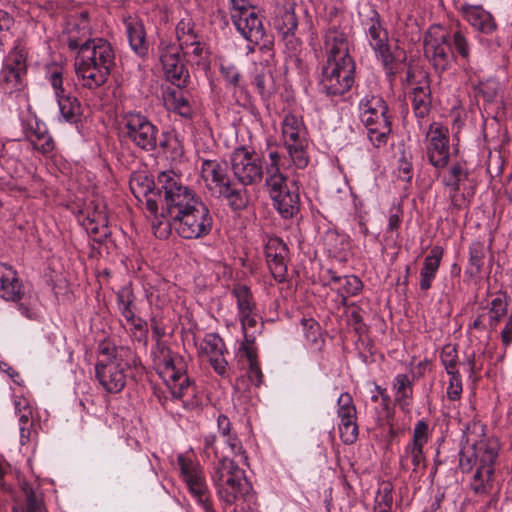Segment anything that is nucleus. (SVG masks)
Returning <instances> with one entry per match:
<instances>
[{
    "label": "nucleus",
    "instance_id": "nucleus-62",
    "mask_svg": "<svg viewBox=\"0 0 512 512\" xmlns=\"http://www.w3.org/2000/svg\"><path fill=\"white\" fill-rule=\"evenodd\" d=\"M220 72L229 85H238L240 74L233 65H221Z\"/></svg>",
    "mask_w": 512,
    "mask_h": 512
},
{
    "label": "nucleus",
    "instance_id": "nucleus-61",
    "mask_svg": "<svg viewBox=\"0 0 512 512\" xmlns=\"http://www.w3.org/2000/svg\"><path fill=\"white\" fill-rule=\"evenodd\" d=\"M225 437H226V443L229 446V448L231 449L232 454L235 456H241V458L246 462L248 458L246 456L245 450L243 449V445H242L241 441L239 440V438L237 437V435L230 434L229 436H225Z\"/></svg>",
    "mask_w": 512,
    "mask_h": 512
},
{
    "label": "nucleus",
    "instance_id": "nucleus-1",
    "mask_svg": "<svg viewBox=\"0 0 512 512\" xmlns=\"http://www.w3.org/2000/svg\"><path fill=\"white\" fill-rule=\"evenodd\" d=\"M132 190L136 193L134 185ZM146 208L152 216L154 235L166 239L172 227L186 240L206 237L213 228V217L208 206L174 171H163L154 183L147 180L140 191Z\"/></svg>",
    "mask_w": 512,
    "mask_h": 512
},
{
    "label": "nucleus",
    "instance_id": "nucleus-44",
    "mask_svg": "<svg viewBox=\"0 0 512 512\" xmlns=\"http://www.w3.org/2000/svg\"><path fill=\"white\" fill-rule=\"evenodd\" d=\"M507 302L504 294H498L490 303L488 323L491 329H495L497 324L507 313Z\"/></svg>",
    "mask_w": 512,
    "mask_h": 512
},
{
    "label": "nucleus",
    "instance_id": "nucleus-38",
    "mask_svg": "<svg viewBox=\"0 0 512 512\" xmlns=\"http://www.w3.org/2000/svg\"><path fill=\"white\" fill-rule=\"evenodd\" d=\"M232 295L236 299L238 316L257 311L253 294L248 286L236 285L232 290Z\"/></svg>",
    "mask_w": 512,
    "mask_h": 512
},
{
    "label": "nucleus",
    "instance_id": "nucleus-25",
    "mask_svg": "<svg viewBox=\"0 0 512 512\" xmlns=\"http://www.w3.org/2000/svg\"><path fill=\"white\" fill-rule=\"evenodd\" d=\"M370 122H362L367 135L373 146L379 148L386 145L388 137L392 131V124L388 111L375 112Z\"/></svg>",
    "mask_w": 512,
    "mask_h": 512
},
{
    "label": "nucleus",
    "instance_id": "nucleus-52",
    "mask_svg": "<svg viewBox=\"0 0 512 512\" xmlns=\"http://www.w3.org/2000/svg\"><path fill=\"white\" fill-rule=\"evenodd\" d=\"M340 438L345 444H353L358 438V426L356 420L340 421Z\"/></svg>",
    "mask_w": 512,
    "mask_h": 512
},
{
    "label": "nucleus",
    "instance_id": "nucleus-32",
    "mask_svg": "<svg viewBox=\"0 0 512 512\" xmlns=\"http://www.w3.org/2000/svg\"><path fill=\"white\" fill-rule=\"evenodd\" d=\"M329 274L331 276V284L336 286L338 293L344 301H346L350 296L359 294L363 288V283L357 276H337L332 271H329Z\"/></svg>",
    "mask_w": 512,
    "mask_h": 512
},
{
    "label": "nucleus",
    "instance_id": "nucleus-12",
    "mask_svg": "<svg viewBox=\"0 0 512 512\" xmlns=\"http://www.w3.org/2000/svg\"><path fill=\"white\" fill-rule=\"evenodd\" d=\"M158 131L157 126L140 112H128L123 116V138L141 150L150 152L157 148Z\"/></svg>",
    "mask_w": 512,
    "mask_h": 512
},
{
    "label": "nucleus",
    "instance_id": "nucleus-58",
    "mask_svg": "<svg viewBox=\"0 0 512 512\" xmlns=\"http://www.w3.org/2000/svg\"><path fill=\"white\" fill-rule=\"evenodd\" d=\"M127 323L131 326L130 330L135 339L139 342L146 339L147 323L143 319L135 315L132 319L127 320Z\"/></svg>",
    "mask_w": 512,
    "mask_h": 512
},
{
    "label": "nucleus",
    "instance_id": "nucleus-33",
    "mask_svg": "<svg viewBox=\"0 0 512 512\" xmlns=\"http://www.w3.org/2000/svg\"><path fill=\"white\" fill-rule=\"evenodd\" d=\"M88 234L97 242H102L108 234V218L103 211H95L93 215H88L83 222Z\"/></svg>",
    "mask_w": 512,
    "mask_h": 512
},
{
    "label": "nucleus",
    "instance_id": "nucleus-53",
    "mask_svg": "<svg viewBox=\"0 0 512 512\" xmlns=\"http://www.w3.org/2000/svg\"><path fill=\"white\" fill-rule=\"evenodd\" d=\"M47 79L55 92L56 98L61 94H67L63 86V69L61 67L55 66L49 69Z\"/></svg>",
    "mask_w": 512,
    "mask_h": 512
},
{
    "label": "nucleus",
    "instance_id": "nucleus-15",
    "mask_svg": "<svg viewBox=\"0 0 512 512\" xmlns=\"http://www.w3.org/2000/svg\"><path fill=\"white\" fill-rule=\"evenodd\" d=\"M458 149L451 147L449 130L440 123L430 124L426 133V155L429 163L436 169L442 170L449 164L452 154Z\"/></svg>",
    "mask_w": 512,
    "mask_h": 512
},
{
    "label": "nucleus",
    "instance_id": "nucleus-59",
    "mask_svg": "<svg viewBox=\"0 0 512 512\" xmlns=\"http://www.w3.org/2000/svg\"><path fill=\"white\" fill-rule=\"evenodd\" d=\"M255 340L254 335H246L244 336V341L241 344L240 350L243 351L245 357L248 360V363H254L257 361V352L256 348L254 347L253 343Z\"/></svg>",
    "mask_w": 512,
    "mask_h": 512
},
{
    "label": "nucleus",
    "instance_id": "nucleus-13",
    "mask_svg": "<svg viewBox=\"0 0 512 512\" xmlns=\"http://www.w3.org/2000/svg\"><path fill=\"white\" fill-rule=\"evenodd\" d=\"M354 61L326 62L321 70L319 88L327 96H341L354 84Z\"/></svg>",
    "mask_w": 512,
    "mask_h": 512
},
{
    "label": "nucleus",
    "instance_id": "nucleus-7",
    "mask_svg": "<svg viewBox=\"0 0 512 512\" xmlns=\"http://www.w3.org/2000/svg\"><path fill=\"white\" fill-rule=\"evenodd\" d=\"M153 362L159 377L170 390L172 396L182 399L194 395V386L186 374V363L178 354L161 342L152 350Z\"/></svg>",
    "mask_w": 512,
    "mask_h": 512
},
{
    "label": "nucleus",
    "instance_id": "nucleus-26",
    "mask_svg": "<svg viewBox=\"0 0 512 512\" xmlns=\"http://www.w3.org/2000/svg\"><path fill=\"white\" fill-rule=\"evenodd\" d=\"M201 176L208 188H215L217 191L230 181L227 164L218 160H203Z\"/></svg>",
    "mask_w": 512,
    "mask_h": 512
},
{
    "label": "nucleus",
    "instance_id": "nucleus-64",
    "mask_svg": "<svg viewBox=\"0 0 512 512\" xmlns=\"http://www.w3.org/2000/svg\"><path fill=\"white\" fill-rule=\"evenodd\" d=\"M209 362H210L211 366L213 367L214 371L218 375H220V376L227 375L228 362L226 361L224 355L209 358Z\"/></svg>",
    "mask_w": 512,
    "mask_h": 512
},
{
    "label": "nucleus",
    "instance_id": "nucleus-45",
    "mask_svg": "<svg viewBox=\"0 0 512 512\" xmlns=\"http://www.w3.org/2000/svg\"><path fill=\"white\" fill-rule=\"evenodd\" d=\"M445 190L448 193L450 206L457 211L467 208L474 195L473 191H461V187L445 188Z\"/></svg>",
    "mask_w": 512,
    "mask_h": 512
},
{
    "label": "nucleus",
    "instance_id": "nucleus-21",
    "mask_svg": "<svg viewBox=\"0 0 512 512\" xmlns=\"http://www.w3.org/2000/svg\"><path fill=\"white\" fill-rule=\"evenodd\" d=\"M176 38L179 50L185 56L199 57L203 47L198 35L194 30V25L190 19H182L176 26Z\"/></svg>",
    "mask_w": 512,
    "mask_h": 512
},
{
    "label": "nucleus",
    "instance_id": "nucleus-29",
    "mask_svg": "<svg viewBox=\"0 0 512 512\" xmlns=\"http://www.w3.org/2000/svg\"><path fill=\"white\" fill-rule=\"evenodd\" d=\"M394 401L403 412H410L413 402V383L407 374H397L393 380Z\"/></svg>",
    "mask_w": 512,
    "mask_h": 512
},
{
    "label": "nucleus",
    "instance_id": "nucleus-20",
    "mask_svg": "<svg viewBox=\"0 0 512 512\" xmlns=\"http://www.w3.org/2000/svg\"><path fill=\"white\" fill-rule=\"evenodd\" d=\"M459 11L471 27L480 33L489 35L497 29L494 17L482 6L464 3Z\"/></svg>",
    "mask_w": 512,
    "mask_h": 512
},
{
    "label": "nucleus",
    "instance_id": "nucleus-19",
    "mask_svg": "<svg viewBox=\"0 0 512 512\" xmlns=\"http://www.w3.org/2000/svg\"><path fill=\"white\" fill-rule=\"evenodd\" d=\"M324 48L327 56L326 62L353 61L349 54V40L347 34L337 27L329 28L324 36Z\"/></svg>",
    "mask_w": 512,
    "mask_h": 512
},
{
    "label": "nucleus",
    "instance_id": "nucleus-57",
    "mask_svg": "<svg viewBox=\"0 0 512 512\" xmlns=\"http://www.w3.org/2000/svg\"><path fill=\"white\" fill-rule=\"evenodd\" d=\"M254 9L250 0H230V16L232 22Z\"/></svg>",
    "mask_w": 512,
    "mask_h": 512
},
{
    "label": "nucleus",
    "instance_id": "nucleus-48",
    "mask_svg": "<svg viewBox=\"0 0 512 512\" xmlns=\"http://www.w3.org/2000/svg\"><path fill=\"white\" fill-rule=\"evenodd\" d=\"M252 83L263 98L269 97L273 93V78L270 71L256 73Z\"/></svg>",
    "mask_w": 512,
    "mask_h": 512
},
{
    "label": "nucleus",
    "instance_id": "nucleus-49",
    "mask_svg": "<svg viewBox=\"0 0 512 512\" xmlns=\"http://www.w3.org/2000/svg\"><path fill=\"white\" fill-rule=\"evenodd\" d=\"M473 87L476 94L482 95L485 101L492 102L498 94L499 82L495 79H487L479 81Z\"/></svg>",
    "mask_w": 512,
    "mask_h": 512
},
{
    "label": "nucleus",
    "instance_id": "nucleus-17",
    "mask_svg": "<svg viewBox=\"0 0 512 512\" xmlns=\"http://www.w3.org/2000/svg\"><path fill=\"white\" fill-rule=\"evenodd\" d=\"M159 58L166 78L177 87H184L189 78L176 44L162 41L159 45Z\"/></svg>",
    "mask_w": 512,
    "mask_h": 512
},
{
    "label": "nucleus",
    "instance_id": "nucleus-24",
    "mask_svg": "<svg viewBox=\"0 0 512 512\" xmlns=\"http://www.w3.org/2000/svg\"><path fill=\"white\" fill-rule=\"evenodd\" d=\"M24 134L33 148L40 153L48 154L54 150V141L47 126L37 118L24 125Z\"/></svg>",
    "mask_w": 512,
    "mask_h": 512
},
{
    "label": "nucleus",
    "instance_id": "nucleus-14",
    "mask_svg": "<svg viewBox=\"0 0 512 512\" xmlns=\"http://www.w3.org/2000/svg\"><path fill=\"white\" fill-rule=\"evenodd\" d=\"M368 43L382 62L385 70L393 73L395 57L389 45V35L382 25L380 14L372 7L369 8L366 18L362 20Z\"/></svg>",
    "mask_w": 512,
    "mask_h": 512
},
{
    "label": "nucleus",
    "instance_id": "nucleus-31",
    "mask_svg": "<svg viewBox=\"0 0 512 512\" xmlns=\"http://www.w3.org/2000/svg\"><path fill=\"white\" fill-rule=\"evenodd\" d=\"M164 101L166 106L184 118H191L193 114L192 106L182 91V87L168 89Z\"/></svg>",
    "mask_w": 512,
    "mask_h": 512
},
{
    "label": "nucleus",
    "instance_id": "nucleus-54",
    "mask_svg": "<svg viewBox=\"0 0 512 512\" xmlns=\"http://www.w3.org/2000/svg\"><path fill=\"white\" fill-rule=\"evenodd\" d=\"M301 325L307 342L317 344L321 338L320 326L313 319L303 318Z\"/></svg>",
    "mask_w": 512,
    "mask_h": 512
},
{
    "label": "nucleus",
    "instance_id": "nucleus-56",
    "mask_svg": "<svg viewBox=\"0 0 512 512\" xmlns=\"http://www.w3.org/2000/svg\"><path fill=\"white\" fill-rule=\"evenodd\" d=\"M463 391L461 375H449V383L447 387V397L451 401H457L461 398Z\"/></svg>",
    "mask_w": 512,
    "mask_h": 512
},
{
    "label": "nucleus",
    "instance_id": "nucleus-37",
    "mask_svg": "<svg viewBox=\"0 0 512 512\" xmlns=\"http://www.w3.org/2000/svg\"><path fill=\"white\" fill-rule=\"evenodd\" d=\"M361 122H370L375 112L389 111L386 102L377 95H367L359 103Z\"/></svg>",
    "mask_w": 512,
    "mask_h": 512
},
{
    "label": "nucleus",
    "instance_id": "nucleus-28",
    "mask_svg": "<svg viewBox=\"0 0 512 512\" xmlns=\"http://www.w3.org/2000/svg\"><path fill=\"white\" fill-rule=\"evenodd\" d=\"M431 89L429 81L425 78L411 92V105L414 115L418 119L426 118L431 111Z\"/></svg>",
    "mask_w": 512,
    "mask_h": 512
},
{
    "label": "nucleus",
    "instance_id": "nucleus-2",
    "mask_svg": "<svg viewBox=\"0 0 512 512\" xmlns=\"http://www.w3.org/2000/svg\"><path fill=\"white\" fill-rule=\"evenodd\" d=\"M230 164L234 177L244 186L261 182L265 172V187L273 207L283 218H292L299 212L297 181L289 180L283 173V155L278 151L272 150L268 153L264 170L261 159L254 150L239 146L231 152Z\"/></svg>",
    "mask_w": 512,
    "mask_h": 512
},
{
    "label": "nucleus",
    "instance_id": "nucleus-55",
    "mask_svg": "<svg viewBox=\"0 0 512 512\" xmlns=\"http://www.w3.org/2000/svg\"><path fill=\"white\" fill-rule=\"evenodd\" d=\"M393 495L392 488L388 484L380 489L375 497L373 509L392 510Z\"/></svg>",
    "mask_w": 512,
    "mask_h": 512
},
{
    "label": "nucleus",
    "instance_id": "nucleus-16",
    "mask_svg": "<svg viewBox=\"0 0 512 512\" xmlns=\"http://www.w3.org/2000/svg\"><path fill=\"white\" fill-rule=\"evenodd\" d=\"M26 61L21 55H12L5 59L0 76V87L4 93L16 97L29 107L28 95L24 92L26 86Z\"/></svg>",
    "mask_w": 512,
    "mask_h": 512
},
{
    "label": "nucleus",
    "instance_id": "nucleus-42",
    "mask_svg": "<svg viewBox=\"0 0 512 512\" xmlns=\"http://www.w3.org/2000/svg\"><path fill=\"white\" fill-rule=\"evenodd\" d=\"M275 26L285 39L289 36H293L298 26L294 11L290 9L284 10L280 17L276 18Z\"/></svg>",
    "mask_w": 512,
    "mask_h": 512
},
{
    "label": "nucleus",
    "instance_id": "nucleus-40",
    "mask_svg": "<svg viewBox=\"0 0 512 512\" xmlns=\"http://www.w3.org/2000/svg\"><path fill=\"white\" fill-rule=\"evenodd\" d=\"M486 248L484 243L475 241L469 246V265L467 273L477 275L481 272L484 265Z\"/></svg>",
    "mask_w": 512,
    "mask_h": 512
},
{
    "label": "nucleus",
    "instance_id": "nucleus-39",
    "mask_svg": "<svg viewBox=\"0 0 512 512\" xmlns=\"http://www.w3.org/2000/svg\"><path fill=\"white\" fill-rule=\"evenodd\" d=\"M200 349L208 359L224 355L227 352L223 339L216 333L206 334Z\"/></svg>",
    "mask_w": 512,
    "mask_h": 512
},
{
    "label": "nucleus",
    "instance_id": "nucleus-50",
    "mask_svg": "<svg viewBox=\"0 0 512 512\" xmlns=\"http://www.w3.org/2000/svg\"><path fill=\"white\" fill-rule=\"evenodd\" d=\"M15 410L20 413L19 416V427L30 426L34 427L32 420V410L28 405V401L22 397H16L14 399Z\"/></svg>",
    "mask_w": 512,
    "mask_h": 512
},
{
    "label": "nucleus",
    "instance_id": "nucleus-30",
    "mask_svg": "<svg viewBox=\"0 0 512 512\" xmlns=\"http://www.w3.org/2000/svg\"><path fill=\"white\" fill-rule=\"evenodd\" d=\"M127 37L132 50L139 56H144L148 52L146 42V33L143 24L136 18L129 17L124 22Z\"/></svg>",
    "mask_w": 512,
    "mask_h": 512
},
{
    "label": "nucleus",
    "instance_id": "nucleus-6",
    "mask_svg": "<svg viewBox=\"0 0 512 512\" xmlns=\"http://www.w3.org/2000/svg\"><path fill=\"white\" fill-rule=\"evenodd\" d=\"M458 456L459 468L463 473H470L476 468L471 489L477 494L488 493L492 488L498 444L483 439L471 445L462 446Z\"/></svg>",
    "mask_w": 512,
    "mask_h": 512
},
{
    "label": "nucleus",
    "instance_id": "nucleus-46",
    "mask_svg": "<svg viewBox=\"0 0 512 512\" xmlns=\"http://www.w3.org/2000/svg\"><path fill=\"white\" fill-rule=\"evenodd\" d=\"M440 360L448 375L459 374L458 354L455 346L446 345L441 352Z\"/></svg>",
    "mask_w": 512,
    "mask_h": 512
},
{
    "label": "nucleus",
    "instance_id": "nucleus-4",
    "mask_svg": "<svg viewBox=\"0 0 512 512\" xmlns=\"http://www.w3.org/2000/svg\"><path fill=\"white\" fill-rule=\"evenodd\" d=\"M68 48L77 51L75 72L84 88L94 90L103 86L115 66V51L103 38L80 41L68 38Z\"/></svg>",
    "mask_w": 512,
    "mask_h": 512
},
{
    "label": "nucleus",
    "instance_id": "nucleus-34",
    "mask_svg": "<svg viewBox=\"0 0 512 512\" xmlns=\"http://www.w3.org/2000/svg\"><path fill=\"white\" fill-rule=\"evenodd\" d=\"M218 193L228 201V205L235 211L243 210L248 204L247 190L237 188L231 180L220 188Z\"/></svg>",
    "mask_w": 512,
    "mask_h": 512
},
{
    "label": "nucleus",
    "instance_id": "nucleus-60",
    "mask_svg": "<svg viewBox=\"0 0 512 512\" xmlns=\"http://www.w3.org/2000/svg\"><path fill=\"white\" fill-rule=\"evenodd\" d=\"M239 320L242 326L243 334L244 336L250 335L249 329L256 328L257 322H258V312L254 311L252 313H246L243 315H239ZM251 335H254V333H251Z\"/></svg>",
    "mask_w": 512,
    "mask_h": 512
},
{
    "label": "nucleus",
    "instance_id": "nucleus-8",
    "mask_svg": "<svg viewBox=\"0 0 512 512\" xmlns=\"http://www.w3.org/2000/svg\"><path fill=\"white\" fill-rule=\"evenodd\" d=\"M211 477L220 500L227 504L246 497L252 488L245 472L227 457L218 460Z\"/></svg>",
    "mask_w": 512,
    "mask_h": 512
},
{
    "label": "nucleus",
    "instance_id": "nucleus-43",
    "mask_svg": "<svg viewBox=\"0 0 512 512\" xmlns=\"http://www.w3.org/2000/svg\"><path fill=\"white\" fill-rule=\"evenodd\" d=\"M159 147L173 162H180L183 157L184 148L176 136L166 135L159 141Z\"/></svg>",
    "mask_w": 512,
    "mask_h": 512
},
{
    "label": "nucleus",
    "instance_id": "nucleus-35",
    "mask_svg": "<svg viewBox=\"0 0 512 512\" xmlns=\"http://www.w3.org/2000/svg\"><path fill=\"white\" fill-rule=\"evenodd\" d=\"M470 172L465 162L453 163L446 173L443 174L441 182L445 188H459L469 179Z\"/></svg>",
    "mask_w": 512,
    "mask_h": 512
},
{
    "label": "nucleus",
    "instance_id": "nucleus-11",
    "mask_svg": "<svg viewBox=\"0 0 512 512\" xmlns=\"http://www.w3.org/2000/svg\"><path fill=\"white\" fill-rule=\"evenodd\" d=\"M177 463L180 469V477L191 497L204 512H215L201 465L183 454L177 457Z\"/></svg>",
    "mask_w": 512,
    "mask_h": 512
},
{
    "label": "nucleus",
    "instance_id": "nucleus-63",
    "mask_svg": "<svg viewBox=\"0 0 512 512\" xmlns=\"http://www.w3.org/2000/svg\"><path fill=\"white\" fill-rule=\"evenodd\" d=\"M215 443H216V436L214 434H208L204 437L203 453L208 459L218 457V452H217Z\"/></svg>",
    "mask_w": 512,
    "mask_h": 512
},
{
    "label": "nucleus",
    "instance_id": "nucleus-3",
    "mask_svg": "<svg viewBox=\"0 0 512 512\" xmlns=\"http://www.w3.org/2000/svg\"><path fill=\"white\" fill-rule=\"evenodd\" d=\"M473 44L469 32L461 27L450 28L432 26L424 37V54L438 73L449 70L458 59L467 75L473 73L470 66Z\"/></svg>",
    "mask_w": 512,
    "mask_h": 512
},
{
    "label": "nucleus",
    "instance_id": "nucleus-22",
    "mask_svg": "<svg viewBox=\"0 0 512 512\" xmlns=\"http://www.w3.org/2000/svg\"><path fill=\"white\" fill-rule=\"evenodd\" d=\"M236 30L250 43L259 45L266 37L262 20L256 10H252L232 22Z\"/></svg>",
    "mask_w": 512,
    "mask_h": 512
},
{
    "label": "nucleus",
    "instance_id": "nucleus-23",
    "mask_svg": "<svg viewBox=\"0 0 512 512\" xmlns=\"http://www.w3.org/2000/svg\"><path fill=\"white\" fill-rule=\"evenodd\" d=\"M24 295V286L18 273L9 265L0 263V298L17 302Z\"/></svg>",
    "mask_w": 512,
    "mask_h": 512
},
{
    "label": "nucleus",
    "instance_id": "nucleus-36",
    "mask_svg": "<svg viewBox=\"0 0 512 512\" xmlns=\"http://www.w3.org/2000/svg\"><path fill=\"white\" fill-rule=\"evenodd\" d=\"M59 111L62 119L68 123H76L81 115V104L79 100L67 94H61L57 98Z\"/></svg>",
    "mask_w": 512,
    "mask_h": 512
},
{
    "label": "nucleus",
    "instance_id": "nucleus-5",
    "mask_svg": "<svg viewBox=\"0 0 512 512\" xmlns=\"http://www.w3.org/2000/svg\"><path fill=\"white\" fill-rule=\"evenodd\" d=\"M142 369L140 358L130 347H116L108 342L99 344L96 378L108 393L121 392L126 385L128 373H139Z\"/></svg>",
    "mask_w": 512,
    "mask_h": 512
},
{
    "label": "nucleus",
    "instance_id": "nucleus-9",
    "mask_svg": "<svg viewBox=\"0 0 512 512\" xmlns=\"http://www.w3.org/2000/svg\"><path fill=\"white\" fill-rule=\"evenodd\" d=\"M281 140L287 153L298 169H304L309 163L308 130L301 116L287 113L281 120Z\"/></svg>",
    "mask_w": 512,
    "mask_h": 512
},
{
    "label": "nucleus",
    "instance_id": "nucleus-51",
    "mask_svg": "<svg viewBox=\"0 0 512 512\" xmlns=\"http://www.w3.org/2000/svg\"><path fill=\"white\" fill-rule=\"evenodd\" d=\"M23 491L26 496L25 512H46L42 495L35 493L31 487H25Z\"/></svg>",
    "mask_w": 512,
    "mask_h": 512
},
{
    "label": "nucleus",
    "instance_id": "nucleus-41",
    "mask_svg": "<svg viewBox=\"0 0 512 512\" xmlns=\"http://www.w3.org/2000/svg\"><path fill=\"white\" fill-rule=\"evenodd\" d=\"M135 296L130 287H122L117 292V307L122 317L127 321L135 316L134 311Z\"/></svg>",
    "mask_w": 512,
    "mask_h": 512
},
{
    "label": "nucleus",
    "instance_id": "nucleus-10",
    "mask_svg": "<svg viewBox=\"0 0 512 512\" xmlns=\"http://www.w3.org/2000/svg\"><path fill=\"white\" fill-rule=\"evenodd\" d=\"M431 436L429 425L425 420H419L413 429L412 439L405 445L399 456L401 471H411L410 478L418 479L426 469L424 446Z\"/></svg>",
    "mask_w": 512,
    "mask_h": 512
},
{
    "label": "nucleus",
    "instance_id": "nucleus-27",
    "mask_svg": "<svg viewBox=\"0 0 512 512\" xmlns=\"http://www.w3.org/2000/svg\"><path fill=\"white\" fill-rule=\"evenodd\" d=\"M443 253L444 250L441 246H434L430 254L425 257L423 267L420 270L419 286L422 291H427L431 288L439 270Z\"/></svg>",
    "mask_w": 512,
    "mask_h": 512
},
{
    "label": "nucleus",
    "instance_id": "nucleus-47",
    "mask_svg": "<svg viewBox=\"0 0 512 512\" xmlns=\"http://www.w3.org/2000/svg\"><path fill=\"white\" fill-rule=\"evenodd\" d=\"M337 404L340 421L356 420V408L350 394L342 393Z\"/></svg>",
    "mask_w": 512,
    "mask_h": 512
},
{
    "label": "nucleus",
    "instance_id": "nucleus-18",
    "mask_svg": "<svg viewBox=\"0 0 512 512\" xmlns=\"http://www.w3.org/2000/svg\"><path fill=\"white\" fill-rule=\"evenodd\" d=\"M265 255L273 278L279 283L284 282L287 276L288 260L286 244L277 237L268 239L265 245Z\"/></svg>",
    "mask_w": 512,
    "mask_h": 512
}]
</instances>
